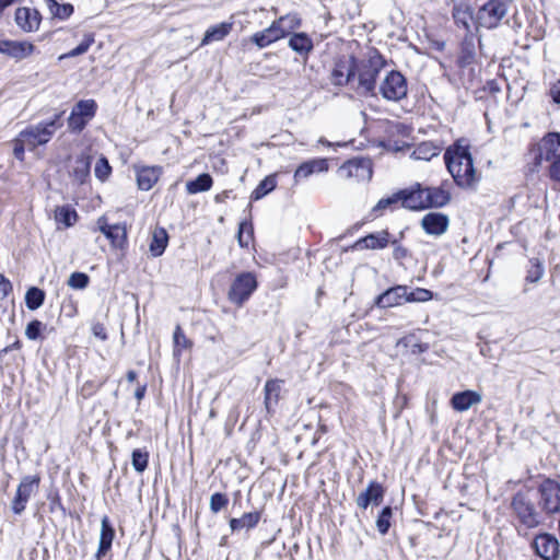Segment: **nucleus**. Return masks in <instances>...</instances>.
<instances>
[{"instance_id": "obj_1", "label": "nucleus", "mask_w": 560, "mask_h": 560, "mask_svg": "<svg viewBox=\"0 0 560 560\" xmlns=\"http://www.w3.org/2000/svg\"><path fill=\"white\" fill-rule=\"evenodd\" d=\"M444 162L457 186L471 188L478 182L469 145L464 139L457 140L446 149Z\"/></svg>"}, {"instance_id": "obj_2", "label": "nucleus", "mask_w": 560, "mask_h": 560, "mask_svg": "<svg viewBox=\"0 0 560 560\" xmlns=\"http://www.w3.org/2000/svg\"><path fill=\"white\" fill-rule=\"evenodd\" d=\"M537 163L549 162L548 175L553 182L560 183V133L548 132L538 144Z\"/></svg>"}, {"instance_id": "obj_3", "label": "nucleus", "mask_w": 560, "mask_h": 560, "mask_svg": "<svg viewBox=\"0 0 560 560\" xmlns=\"http://www.w3.org/2000/svg\"><path fill=\"white\" fill-rule=\"evenodd\" d=\"M63 113L56 114L49 121H42L37 125L26 127L20 132L21 140L28 144V150L44 145L50 141L56 130L62 126Z\"/></svg>"}, {"instance_id": "obj_4", "label": "nucleus", "mask_w": 560, "mask_h": 560, "mask_svg": "<svg viewBox=\"0 0 560 560\" xmlns=\"http://www.w3.org/2000/svg\"><path fill=\"white\" fill-rule=\"evenodd\" d=\"M385 66L384 58L375 51L366 61L357 65L359 88L363 90L365 94L374 95L376 89V79L381 70Z\"/></svg>"}, {"instance_id": "obj_5", "label": "nucleus", "mask_w": 560, "mask_h": 560, "mask_svg": "<svg viewBox=\"0 0 560 560\" xmlns=\"http://www.w3.org/2000/svg\"><path fill=\"white\" fill-rule=\"evenodd\" d=\"M508 10V0H488L478 9L475 23L477 27L495 28L506 15Z\"/></svg>"}, {"instance_id": "obj_6", "label": "nucleus", "mask_w": 560, "mask_h": 560, "mask_svg": "<svg viewBox=\"0 0 560 560\" xmlns=\"http://www.w3.org/2000/svg\"><path fill=\"white\" fill-rule=\"evenodd\" d=\"M257 289V279L253 272H242L231 283L228 299L231 303L242 306Z\"/></svg>"}, {"instance_id": "obj_7", "label": "nucleus", "mask_w": 560, "mask_h": 560, "mask_svg": "<svg viewBox=\"0 0 560 560\" xmlns=\"http://www.w3.org/2000/svg\"><path fill=\"white\" fill-rule=\"evenodd\" d=\"M518 522L526 528H535L540 524V515L532 500L522 492H517L511 503Z\"/></svg>"}, {"instance_id": "obj_8", "label": "nucleus", "mask_w": 560, "mask_h": 560, "mask_svg": "<svg viewBox=\"0 0 560 560\" xmlns=\"http://www.w3.org/2000/svg\"><path fill=\"white\" fill-rule=\"evenodd\" d=\"M40 477L38 475L24 476L16 489L15 495L11 501V510L15 515H21L28 500L38 491Z\"/></svg>"}, {"instance_id": "obj_9", "label": "nucleus", "mask_w": 560, "mask_h": 560, "mask_svg": "<svg viewBox=\"0 0 560 560\" xmlns=\"http://www.w3.org/2000/svg\"><path fill=\"white\" fill-rule=\"evenodd\" d=\"M96 102L94 100H81L72 108L68 118V127L72 132H81L88 122L95 116Z\"/></svg>"}, {"instance_id": "obj_10", "label": "nucleus", "mask_w": 560, "mask_h": 560, "mask_svg": "<svg viewBox=\"0 0 560 560\" xmlns=\"http://www.w3.org/2000/svg\"><path fill=\"white\" fill-rule=\"evenodd\" d=\"M380 92L385 100L398 102L407 96V80L399 71L392 70L383 80Z\"/></svg>"}, {"instance_id": "obj_11", "label": "nucleus", "mask_w": 560, "mask_h": 560, "mask_svg": "<svg viewBox=\"0 0 560 560\" xmlns=\"http://www.w3.org/2000/svg\"><path fill=\"white\" fill-rule=\"evenodd\" d=\"M339 173L345 178H355L358 180H370L372 178V162L365 158H354L345 162Z\"/></svg>"}, {"instance_id": "obj_12", "label": "nucleus", "mask_w": 560, "mask_h": 560, "mask_svg": "<svg viewBox=\"0 0 560 560\" xmlns=\"http://www.w3.org/2000/svg\"><path fill=\"white\" fill-rule=\"evenodd\" d=\"M357 73V59L353 56L339 58L331 71V83L337 86L347 85Z\"/></svg>"}, {"instance_id": "obj_13", "label": "nucleus", "mask_w": 560, "mask_h": 560, "mask_svg": "<svg viewBox=\"0 0 560 560\" xmlns=\"http://www.w3.org/2000/svg\"><path fill=\"white\" fill-rule=\"evenodd\" d=\"M533 548L544 560H557L559 557V542L550 534L537 535L533 540Z\"/></svg>"}, {"instance_id": "obj_14", "label": "nucleus", "mask_w": 560, "mask_h": 560, "mask_svg": "<svg viewBox=\"0 0 560 560\" xmlns=\"http://www.w3.org/2000/svg\"><path fill=\"white\" fill-rule=\"evenodd\" d=\"M401 207L408 210L427 209L425 191L420 184H416L409 189H401Z\"/></svg>"}, {"instance_id": "obj_15", "label": "nucleus", "mask_w": 560, "mask_h": 560, "mask_svg": "<svg viewBox=\"0 0 560 560\" xmlns=\"http://www.w3.org/2000/svg\"><path fill=\"white\" fill-rule=\"evenodd\" d=\"M385 489L377 481H370L365 491L361 492L357 499L355 503L360 509L365 510L369 505L378 506L384 499Z\"/></svg>"}, {"instance_id": "obj_16", "label": "nucleus", "mask_w": 560, "mask_h": 560, "mask_svg": "<svg viewBox=\"0 0 560 560\" xmlns=\"http://www.w3.org/2000/svg\"><path fill=\"white\" fill-rule=\"evenodd\" d=\"M392 242V235L387 230L368 234L359 238L353 245V249H384Z\"/></svg>"}, {"instance_id": "obj_17", "label": "nucleus", "mask_w": 560, "mask_h": 560, "mask_svg": "<svg viewBox=\"0 0 560 560\" xmlns=\"http://www.w3.org/2000/svg\"><path fill=\"white\" fill-rule=\"evenodd\" d=\"M448 217L440 212H429L421 219V228L427 234L440 236L447 231Z\"/></svg>"}, {"instance_id": "obj_18", "label": "nucleus", "mask_w": 560, "mask_h": 560, "mask_svg": "<svg viewBox=\"0 0 560 560\" xmlns=\"http://www.w3.org/2000/svg\"><path fill=\"white\" fill-rule=\"evenodd\" d=\"M42 15L36 9L18 8L15 11V23L24 32L31 33L38 30Z\"/></svg>"}, {"instance_id": "obj_19", "label": "nucleus", "mask_w": 560, "mask_h": 560, "mask_svg": "<svg viewBox=\"0 0 560 560\" xmlns=\"http://www.w3.org/2000/svg\"><path fill=\"white\" fill-rule=\"evenodd\" d=\"M115 538V529L110 524L109 517L104 515L101 521V534L98 548L95 553L96 560H101L110 550L113 540Z\"/></svg>"}, {"instance_id": "obj_20", "label": "nucleus", "mask_w": 560, "mask_h": 560, "mask_svg": "<svg viewBox=\"0 0 560 560\" xmlns=\"http://www.w3.org/2000/svg\"><path fill=\"white\" fill-rule=\"evenodd\" d=\"M402 302H407V287L396 285L380 294L375 304L378 307L386 308L399 305Z\"/></svg>"}, {"instance_id": "obj_21", "label": "nucleus", "mask_w": 560, "mask_h": 560, "mask_svg": "<svg viewBox=\"0 0 560 560\" xmlns=\"http://www.w3.org/2000/svg\"><path fill=\"white\" fill-rule=\"evenodd\" d=\"M284 37V31L281 28L277 21H275L269 27L262 30L261 32L255 33L250 40L257 45L259 48H265L270 44L281 39Z\"/></svg>"}, {"instance_id": "obj_22", "label": "nucleus", "mask_w": 560, "mask_h": 560, "mask_svg": "<svg viewBox=\"0 0 560 560\" xmlns=\"http://www.w3.org/2000/svg\"><path fill=\"white\" fill-rule=\"evenodd\" d=\"M282 385L283 381L279 378H271L266 382L264 387V404L267 413H272L275 411V407L277 406L280 399Z\"/></svg>"}, {"instance_id": "obj_23", "label": "nucleus", "mask_w": 560, "mask_h": 560, "mask_svg": "<svg viewBox=\"0 0 560 560\" xmlns=\"http://www.w3.org/2000/svg\"><path fill=\"white\" fill-rule=\"evenodd\" d=\"M0 45V54L15 59H23L30 56L34 50V45L26 42L1 40Z\"/></svg>"}, {"instance_id": "obj_24", "label": "nucleus", "mask_w": 560, "mask_h": 560, "mask_svg": "<svg viewBox=\"0 0 560 560\" xmlns=\"http://www.w3.org/2000/svg\"><path fill=\"white\" fill-rule=\"evenodd\" d=\"M328 170L326 159H313L303 162L294 172V182L299 183L302 179L310 177L314 173H322Z\"/></svg>"}, {"instance_id": "obj_25", "label": "nucleus", "mask_w": 560, "mask_h": 560, "mask_svg": "<svg viewBox=\"0 0 560 560\" xmlns=\"http://www.w3.org/2000/svg\"><path fill=\"white\" fill-rule=\"evenodd\" d=\"M481 401V395L475 390H464L453 395L451 398V405L456 411H466L474 405Z\"/></svg>"}, {"instance_id": "obj_26", "label": "nucleus", "mask_w": 560, "mask_h": 560, "mask_svg": "<svg viewBox=\"0 0 560 560\" xmlns=\"http://www.w3.org/2000/svg\"><path fill=\"white\" fill-rule=\"evenodd\" d=\"M162 173L160 166H142L137 168V184L140 190H150Z\"/></svg>"}, {"instance_id": "obj_27", "label": "nucleus", "mask_w": 560, "mask_h": 560, "mask_svg": "<svg viewBox=\"0 0 560 560\" xmlns=\"http://www.w3.org/2000/svg\"><path fill=\"white\" fill-rule=\"evenodd\" d=\"M424 191L427 209L442 208L446 206L451 200V194L444 188L443 185L439 187H425Z\"/></svg>"}, {"instance_id": "obj_28", "label": "nucleus", "mask_w": 560, "mask_h": 560, "mask_svg": "<svg viewBox=\"0 0 560 560\" xmlns=\"http://www.w3.org/2000/svg\"><path fill=\"white\" fill-rule=\"evenodd\" d=\"M92 158L86 154L78 155L74 160L71 176L79 184H84L90 176Z\"/></svg>"}, {"instance_id": "obj_29", "label": "nucleus", "mask_w": 560, "mask_h": 560, "mask_svg": "<svg viewBox=\"0 0 560 560\" xmlns=\"http://www.w3.org/2000/svg\"><path fill=\"white\" fill-rule=\"evenodd\" d=\"M232 28V22H222L220 24L210 26L205 33V36L201 40V46L224 39L231 33Z\"/></svg>"}, {"instance_id": "obj_30", "label": "nucleus", "mask_w": 560, "mask_h": 560, "mask_svg": "<svg viewBox=\"0 0 560 560\" xmlns=\"http://www.w3.org/2000/svg\"><path fill=\"white\" fill-rule=\"evenodd\" d=\"M474 12L467 3H459L453 9V19L457 26H462L467 33L470 32V23L475 21Z\"/></svg>"}, {"instance_id": "obj_31", "label": "nucleus", "mask_w": 560, "mask_h": 560, "mask_svg": "<svg viewBox=\"0 0 560 560\" xmlns=\"http://www.w3.org/2000/svg\"><path fill=\"white\" fill-rule=\"evenodd\" d=\"M289 47L295 52L307 57L314 45L311 37L305 33H294L289 39Z\"/></svg>"}, {"instance_id": "obj_32", "label": "nucleus", "mask_w": 560, "mask_h": 560, "mask_svg": "<svg viewBox=\"0 0 560 560\" xmlns=\"http://www.w3.org/2000/svg\"><path fill=\"white\" fill-rule=\"evenodd\" d=\"M476 56V43L472 33H466L460 44L459 63L462 66L471 65Z\"/></svg>"}, {"instance_id": "obj_33", "label": "nucleus", "mask_w": 560, "mask_h": 560, "mask_svg": "<svg viewBox=\"0 0 560 560\" xmlns=\"http://www.w3.org/2000/svg\"><path fill=\"white\" fill-rule=\"evenodd\" d=\"M260 520V513L248 512L244 513L241 517H233L230 520V528L232 532H240L242 529L254 528Z\"/></svg>"}, {"instance_id": "obj_34", "label": "nucleus", "mask_w": 560, "mask_h": 560, "mask_svg": "<svg viewBox=\"0 0 560 560\" xmlns=\"http://www.w3.org/2000/svg\"><path fill=\"white\" fill-rule=\"evenodd\" d=\"M168 243V235L164 228H155L152 233V240L149 246L150 253L153 257L161 256Z\"/></svg>"}, {"instance_id": "obj_35", "label": "nucleus", "mask_w": 560, "mask_h": 560, "mask_svg": "<svg viewBox=\"0 0 560 560\" xmlns=\"http://www.w3.org/2000/svg\"><path fill=\"white\" fill-rule=\"evenodd\" d=\"M442 148L431 141L419 143L411 153V158L420 161H430L441 153Z\"/></svg>"}, {"instance_id": "obj_36", "label": "nucleus", "mask_w": 560, "mask_h": 560, "mask_svg": "<svg viewBox=\"0 0 560 560\" xmlns=\"http://www.w3.org/2000/svg\"><path fill=\"white\" fill-rule=\"evenodd\" d=\"M213 180L208 173L198 175L195 179L186 183V190L190 195L208 191L212 187Z\"/></svg>"}, {"instance_id": "obj_37", "label": "nucleus", "mask_w": 560, "mask_h": 560, "mask_svg": "<svg viewBox=\"0 0 560 560\" xmlns=\"http://www.w3.org/2000/svg\"><path fill=\"white\" fill-rule=\"evenodd\" d=\"M398 206L401 207V192H400V190L395 192V194H393V195H390V196H388V197L380 199L378 202L372 209V212L374 213L375 217H381V215H383L385 210H387V209L394 210Z\"/></svg>"}, {"instance_id": "obj_38", "label": "nucleus", "mask_w": 560, "mask_h": 560, "mask_svg": "<svg viewBox=\"0 0 560 560\" xmlns=\"http://www.w3.org/2000/svg\"><path fill=\"white\" fill-rule=\"evenodd\" d=\"M45 3L51 16L59 20L69 19L74 11L73 5L70 3L60 4L56 0H45Z\"/></svg>"}, {"instance_id": "obj_39", "label": "nucleus", "mask_w": 560, "mask_h": 560, "mask_svg": "<svg viewBox=\"0 0 560 560\" xmlns=\"http://www.w3.org/2000/svg\"><path fill=\"white\" fill-rule=\"evenodd\" d=\"M45 296V292L42 289L36 287L30 288L25 294L26 307L30 311L39 308L44 304Z\"/></svg>"}, {"instance_id": "obj_40", "label": "nucleus", "mask_w": 560, "mask_h": 560, "mask_svg": "<svg viewBox=\"0 0 560 560\" xmlns=\"http://www.w3.org/2000/svg\"><path fill=\"white\" fill-rule=\"evenodd\" d=\"M277 186L276 176L269 175L265 177L258 186L255 188V190L252 192L250 198L253 200H259L264 198L267 194L272 191Z\"/></svg>"}, {"instance_id": "obj_41", "label": "nucleus", "mask_w": 560, "mask_h": 560, "mask_svg": "<svg viewBox=\"0 0 560 560\" xmlns=\"http://www.w3.org/2000/svg\"><path fill=\"white\" fill-rule=\"evenodd\" d=\"M173 342H174V357H179L183 349H188L192 346V342L186 337L182 327L179 325L176 326L173 334Z\"/></svg>"}, {"instance_id": "obj_42", "label": "nucleus", "mask_w": 560, "mask_h": 560, "mask_svg": "<svg viewBox=\"0 0 560 560\" xmlns=\"http://www.w3.org/2000/svg\"><path fill=\"white\" fill-rule=\"evenodd\" d=\"M55 218L57 222L65 224V226H72L78 218L74 209L63 206L56 209Z\"/></svg>"}, {"instance_id": "obj_43", "label": "nucleus", "mask_w": 560, "mask_h": 560, "mask_svg": "<svg viewBox=\"0 0 560 560\" xmlns=\"http://www.w3.org/2000/svg\"><path fill=\"white\" fill-rule=\"evenodd\" d=\"M112 245L116 248H122L127 243V230L122 224H113V230L107 236Z\"/></svg>"}, {"instance_id": "obj_44", "label": "nucleus", "mask_w": 560, "mask_h": 560, "mask_svg": "<svg viewBox=\"0 0 560 560\" xmlns=\"http://www.w3.org/2000/svg\"><path fill=\"white\" fill-rule=\"evenodd\" d=\"M131 464L136 471L143 472L149 464V452L141 448L133 450L131 455Z\"/></svg>"}, {"instance_id": "obj_45", "label": "nucleus", "mask_w": 560, "mask_h": 560, "mask_svg": "<svg viewBox=\"0 0 560 560\" xmlns=\"http://www.w3.org/2000/svg\"><path fill=\"white\" fill-rule=\"evenodd\" d=\"M393 517V509L387 505L382 509L376 520V528L380 534L386 535L390 527V520Z\"/></svg>"}, {"instance_id": "obj_46", "label": "nucleus", "mask_w": 560, "mask_h": 560, "mask_svg": "<svg viewBox=\"0 0 560 560\" xmlns=\"http://www.w3.org/2000/svg\"><path fill=\"white\" fill-rule=\"evenodd\" d=\"M94 34H85L83 40L69 52L61 55L60 59L72 58L85 54L91 47V45L94 43Z\"/></svg>"}, {"instance_id": "obj_47", "label": "nucleus", "mask_w": 560, "mask_h": 560, "mask_svg": "<svg viewBox=\"0 0 560 560\" xmlns=\"http://www.w3.org/2000/svg\"><path fill=\"white\" fill-rule=\"evenodd\" d=\"M94 34H85L83 40L69 52L61 55L60 59L72 58L85 54L91 47V45L94 43Z\"/></svg>"}, {"instance_id": "obj_48", "label": "nucleus", "mask_w": 560, "mask_h": 560, "mask_svg": "<svg viewBox=\"0 0 560 560\" xmlns=\"http://www.w3.org/2000/svg\"><path fill=\"white\" fill-rule=\"evenodd\" d=\"M529 264L525 281L527 283H536L542 278L545 268L539 259H530Z\"/></svg>"}, {"instance_id": "obj_49", "label": "nucleus", "mask_w": 560, "mask_h": 560, "mask_svg": "<svg viewBox=\"0 0 560 560\" xmlns=\"http://www.w3.org/2000/svg\"><path fill=\"white\" fill-rule=\"evenodd\" d=\"M278 25L283 28L284 36L292 30L300 27L301 19L296 14H288L277 20Z\"/></svg>"}, {"instance_id": "obj_50", "label": "nucleus", "mask_w": 560, "mask_h": 560, "mask_svg": "<svg viewBox=\"0 0 560 560\" xmlns=\"http://www.w3.org/2000/svg\"><path fill=\"white\" fill-rule=\"evenodd\" d=\"M90 277L84 272H72L67 281V284L75 290H83L89 285Z\"/></svg>"}, {"instance_id": "obj_51", "label": "nucleus", "mask_w": 560, "mask_h": 560, "mask_svg": "<svg viewBox=\"0 0 560 560\" xmlns=\"http://www.w3.org/2000/svg\"><path fill=\"white\" fill-rule=\"evenodd\" d=\"M94 173L96 178L101 182H105L108 179L112 174V166L109 165L108 160L105 156H101L94 167Z\"/></svg>"}, {"instance_id": "obj_52", "label": "nucleus", "mask_w": 560, "mask_h": 560, "mask_svg": "<svg viewBox=\"0 0 560 560\" xmlns=\"http://www.w3.org/2000/svg\"><path fill=\"white\" fill-rule=\"evenodd\" d=\"M46 325H44L38 319H33L30 322L25 328V336L30 340H37L42 336V331L46 330Z\"/></svg>"}, {"instance_id": "obj_53", "label": "nucleus", "mask_w": 560, "mask_h": 560, "mask_svg": "<svg viewBox=\"0 0 560 560\" xmlns=\"http://www.w3.org/2000/svg\"><path fill=\"white\" fill-rule=\"evenodd\" d=\"M229 503V499L226 494L221 492H215L210 498V511L214 514L219 513L222 509H224Z\"/></svg>"}, {"instance_id": "obj_54", "label": "nucleus", "mask_w": 560, "mask_h": 560, "mask_svg": "<svg viewBox=\"0 0 560 560\" xmlns=\"http://www.w3.org/2000/svg\"><path fill=\"white\" fill-rule=\"evenodd\" d=\"M432 299V292L427 289L418 288L412 292L407 291V302H425Z\"/></svg>"}, {"instance_id": "obj_55", "label": "nucleus", "mask_w": 560, "mask_h": 560, "mask_svg": "<svg viewBox=\"0 0 560 560\" xmlns=\"http://www.w3.org/2000/svg\"><path fill=\"white\" fill-rule=\"evenodd\" d=\"M389 245L393 246V258L399 264L409 256V250L402 246L397 238H392Z\"/></svg>"}, {"instance_id": "obj_56", "label": "nucleus", "mask_w": 560, "mask_h": 560, "mask_svg": "<svg viewBox=\"0 0 560 560\" xmlns=\"http://www.w3.org/2000/svg\"><path fill=\"white\" fill-rule=\"evenodd\" d=\"M246 226H247V224L245 222H242L238 228L237 240H238V244L241 247H246L252 238V226L250 225L248 226L247 235L246 236L244 235V231H245Z\"/></svg>"}, {"instance_id": "obj_57", "label": "nucleus", "mask_w": 560, "mask_h": 560, "mask_svg": "<svg viewBox=\"0 0 560 560\" xmlns=\"http://www.w3.org/2000/svg\"><path fill=\"white\" fill-rule=\"evenodd\" d=\"M13 142H14V147H13V154H14V156L18 160L23 161L24 160V152H25V149H28V144L24 143L21 140L20 135L14 139Z\"/></svg>"}, {"instance_id": "obj_58", "label": "nucleus", "mask_w": 560, "mask_h": 560, "mask_svg": "<svg viewBox=\"0 0 560 560\" xmlns=\"http://www.w3.org/2000/svg\"><path fill=\"white\" fill-rule=\"evenodd\" d=\"M103 383L95 384L92 381H88L83 384L81 392L84 397L93 395L96 390L102 387Z\"/></svg>"}, {"instance_id": "obj_59", "label": "nucleus", "mask_w": 560, "mask_h": 560, "mask_svg": "<svg viewBox=\"0 0 560 560\" xmlns=\"http://www.w3.org/2000/svg\"><path fill=\"white\" fill-rule=\"evenodd\" d=\"M13 291L12 283L8 278L0 273V293L3 298L8 296Z\"/></svg>"}, {"instance_id": "obj_60", "label": "nucleus", "mask_w": 560, "mask_h": 560, "mask_svg": "<svg viewBox=\"0 0 560 560\" xmlns=\"http://www.w3.org/2000/svg\"><path fill=\"white\" fill-rule=\"evenodd\" d=\"M92 332L95 337L100 338L101 340L107 339L106 329L103 324L96 323L92 326Z\"/></svg>"}, {"instance_id": "obj_61", "label": "nucleus", "mask_w": 560, "mask_h": 560, "mask_svg": "<svg viewBox=\"0 0 560 560\" xmlns=\"http://www.w3.org/2000/svg\"><path fill=\"white\" fill-rule=\"evenodd\" d=\"M97 224L100 231L107 237L113 230V224H108L104 217L98 219Z\"/></svg>"}, {"instance_id": "obj_62", "label": "nucleus", "mask_w": 560, "mask_h": 560, "mask_svg": "<svg viewBox=\"0 0 560 560\" xmlns=\"http://www.w3.org/2000/svg\"><path fill=\"white\" fill-rule=\"evenodd\" d=\"M549 94L556 104H560V81L550 88Z\"/></svg>"}, {"instance_id": "obj_63", "label": "nucleus", "mask_w": 560, "mask_h": 560, "mask_svg": "<svg viewBox=\"0 0 560 560\" xmlns=\"http://www.w3.org/2000/svg\"><path fill=\"white\" fill-rule=\"evenodd\" d=\"M21 348V342L19 340L14 341L12 345L10 346H7L5 348H3L1 351H0V358L2 355H4L5 353L14 350V349H20Z\"/></svg>"}, {"instance_id": "obj_64", "label": "nucleus", "mask_w": 560, "mask_h": 560, "mask_svg": "<svg viewBox=\"0 0 560 560\" xmlns=\"http://www.w3.org/2000/svg\"><path fill=\"white\" fill-rule=\"evenodd\" d=\"M144 394H145V385L143 386H140L136 389L135 392V397L138 399V400H141L143 397H144Z\"/></svg>"}]
</instances>
